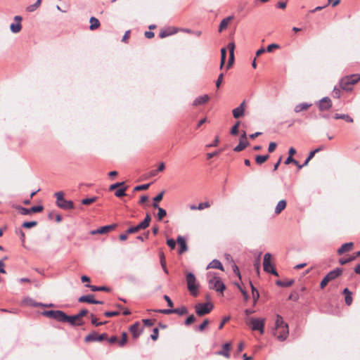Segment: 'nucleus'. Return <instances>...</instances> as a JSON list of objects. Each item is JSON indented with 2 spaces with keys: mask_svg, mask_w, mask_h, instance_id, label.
I'll return each mask as SVG.
<instances>
[{
  "mask_svg": "<svg viewBox=\"0 0 360 360\" xmlns=\"http://www.w3.org/2000/svg\"><path fill=\"white\" fill-rule=\"evenodd\" d=\"M289 334L288 325L286 323L283 317L277 314L276 316L275 327L274 329V335L277 338L279 341H284Z\"/></svg>",
  "mask_w": 360,
  "mask_h": 360,
  "instance_id": "nucleus-1",
  "label": "nucleus"
},
{
  "mask_svg": "<svg viewBox=\"0 0 360 360\" xmlns=\"http://www.w3.org/2000/svg\"><path fill=\"white\" fill-rule=\"evenodd\" d=\"M208 285L210 289L215 290L217 292H222L225 289V285L221 281V278L213 272L207 274Z\"/></svg>",
  "mask_w": 360,
  "mask_h": 360,
  "instance_id": "nucleus-2",
  "label": "nucleus"
},
{
  "mask_svg": "<svg viewBox=\"0 0 360 360\" xmlns=\"http://www.w3.org/2000/svg\"><path fill=\"white\" fill-rule=\"evenodd\" d=\"M187 288L190 292L191 295L193 297H197L198 295V290L200 288L199 283L197 282L196 277L195 275L189 272L186 274V276Z\"/></svg>",
  "mask_w": 360,
  "mask_h": 360,
  "instance_id": "nucleus-3",
  "label": "nucleus"
},
{
  "mask_svg": "<svg viewBox=\"0 0 360 360\" xmlns=\"http://www.w3.org/2000/svg\"><path fill=\"white\" fill-rule=\"evenodd\" d=\"M360 80L359 75H352L343 77L340 81V86L342 89L350 91L352 90V86Z\"/></svg>",
  "mask_w": 360,
  "mask_h": 360,
  "instance_id": "nucleus-4",
  "label": "nucleus"
},
{
  "mask_svg": "<svg viewBox=\"0 0 360 360\" xmlns=\"http://www.w3.org/2000/svg\"><path fill=\"white\" fill-rule=\"evenodd\" d=\"M246 323L251 326L252 330H258L261 334L264 333L265 319L248 318Z\"/></svg>",
  "mask_w": 360,
  "mask_h": 360,
  "instance_id": "nucleus-5",
  "label": "nucleus"
},
{
  "mask_svg": "<svg viewBox=\"0 0 360 360\" xmlns=\"http://www.w3.org/2000/svg\"><path fill=\"white\" fill-rule=\"evenodd\" d=\"M56 197V205L58 207L68 210L74 209V203L71 200H67L64 198V193L59 191L55 193Z\"/></svg>",
  "mask_w": 360,
  "mask_h": 360,
  "instance_id": "nucleus-6",
  "label": "nucleus"
},
{
  "mask_svg": "<svg viewBox=\"0 0 360 360\" xmlns=\"http://www.w3.org/2000/svg\"><path fill=\"white\" fill-rule=\"evenodd\" d=\"M150 221H151V217L148 214H147L143 221H141V223H139L138 225H136L135 226H131V227L129 228L127 230V233H129V234L134 233L141 229H146L147 227L149 226Z\"/></svg>",
  "mask_w": 360,
  "mask_h": 360,
  "instance_id": "nucleus-7",
  "label": "nucleus"
},
{
  "mask_svg": "<svg viewBox=\"0 0 360 360\" xmlns=\"http://www.w3.org/2000/svg\"><path fill=\"white\" fill-rule=\"evenodd\" d=\"M213 309V304L210 302L198 303L195 304V312L199 316L209 314Z\"/></svg>",
  "mask_w": 360,
  "mask_h": 360,
  "instance_id": "nucleus-8",
  "label": "nucleus"
},
{
  "mask_svg": "<svg viewBox=\"0 0 360 360\" xmlns=\"http://www.w3.org/2000/svg\"><path fill=\"white\" fill-rule=\"evenodd\" d=\"M271 255L270 253H266L264 256V260H263V268L264 271L266 273L272 274L276 276H278V272L274 269V266L271 264Z\"/></svg>",
  "mask_w": 360,
  "mask_h": 360,
  "instance_id": "nucleus-9",
  "label": "nucleus"
},
{
  "mask_svg": "<svg viewBox=\"0 0 360 360\" xmlns=\"http://www.w3.org/2000/svg\"><path fill=\"white\" fill-rule=\"evenodd\" d=\"M43 314L46 316L63 323H65V319L67 318V315L63 311L60 310L45 311L43 312Z\"/></svg>",
  "mask_w": 360,
  "mask_h": 360,
  "instance_id": "nucleus-10",
  "label": "nucleus"
},
{
  "mask_svg": "<svg viewBox=\"0 0 360 360\" xmlns=\"http://www.w3.org/2000/svg\"><path fill=\"white\" fill-rule=\"evenodd\" d=\"M15 22H13L10 25V30L12 33L17 34L19 33L22 30V24L21 21L22 20V18L20 15H15L13 18Z\"/></svg>",
  "mask_w": 360,
  "mask_h": 360,
  "instance_id": "nucleus-11",
  "label": "nucleus"
},
{
  "mask_svg": "<svg viewBox=\"0 0 360 360\" xmlns=\"http://www.w3.org/2000/svg\"><path fill=\"white\" fill-rule=\"evenodd\" d=\"M22 304L26 305V306L34 307H51L53 306L52 304H43L41 302H37L34 301L32 298L29 297H25L22 300Z\"/></svg>",
  "mask_w": 360,
  "mask_h": 360,
  "instance_id": "nucleus-12",
  "label": "nucleus"
},
{
  "mask_svg": "<svg viewBox=\"0 0 360 360\" xmlns=\"http://www.w3.org/2000/svg\"><path fill=\"white\" fill-rule=\"evenodd\" d=\"M107 338V335L105 333L98 335L96 333H92L89 334L85 338L86 342H101L103 340H105Z\"/></svg>",
  "mask_w": 360,
  "mask_h": 360,
  "instance_id": "nucleus-13",
  "label": "nucleus"
},
{
  "mask_svg": "<svg viewBox=\"0 0 360 360\" xmlns=\"http://www.w3.org/2000/svg\"><path fill=\"white\" fill-rule=\"evenodd\" d=\"M321 111L329 110L332 107V101L330 98L324 97L319 101L318 105Z\"/></svg>",
  "mask_w": 360,
  "mask_h": 360,
  "instance_id": "nucleus-14",
  "label": "nucleus"
},
{
  "mask_svg": "<svg viewBox=\"0 0 360 360\" xmlns=\"http://www.w3.org/2000/svg\"><path fill=\"white\" fill-rule=\"evenodd\" d=\"M115 224H111V225H107L104 226H101L96 230H93L90 232L91 235H96V234H105L110 231L113 230L115 228Z\"/></svg>",
  "mask_w": 360,
  "mask_h": 360,
  "instance_id": "nucleus-15",
  "label": "nucleus"
},
{
  "mask_svg": "<svg viewBox=\"0 0 360 360\" xmlns=\"http://www.w3.org/2000/svg\"><path fill=\"white\" fill-rule=\"evenodd\" d=\"M65 323H69L72 326H81L83 324V322L77 316V314L74 316H68L65 319Z\"/></svg>",
  "mask_w": 360,
  "mask_h": 360,
  "instance_id": "nucleus-16",
  "label": "nucleus"
},
{
  "mask_svg": "<svg viewBox=\"0 0 360 360\" xmlns=\"http://www.w3.org/2000/svg\"><path fill=\"white\" fill-rule=\"evenodd\" d=\"M245 109V101H243L242 103H240V105L238 107H237L236 108L233 110V111H232L233 116L235 118H239V117H242L244 114Z\"/></svg>",
  "mask_w": 360,
  "mask_h": 360,
  "instance_id": "nucleus-17",
  "label": "nucleus"
},
{
  "mask_svg": "<svg viewBox=\"0 0 360 360\" xmlns=\"http://www.w3.org/2000/svg\"><path fill=\"white\" fill-rule=\"evenodd\" d=\"M230 349H231V344L229 343V342H226V343L223 345L222 350L217 352L216 354L217 355L223 356H224L226 358H229L230 357V354H229V352Z\"/></svg>",
  "mask_w": 360,
  "mask_h": 360,
  "instance_id": "nucleus-18",
  "label": "nucleus"
},
{
  "mask_svg": "<svg viewBox=\"0 0 360 360\" xmlns=\"http://www.w3.org/2000/svg\"><path fill=\"white\" fill-rule=\"evenodd\" d=\"M129 330L134 338H137L141 333V330H140L139 323L138 322L131 325L129 328Z\"/></svg>",
  "mask_w": 360,
  "mask_h": 360,
  "instance_id": "nucleus-19",
  "label": "nucleus"
},
{
  "mask_svg": "<svg viewBox=\"0 0 360 360\" xmlns=\"http://www.w3.org/2000/svg\"><path fill=\"white\" fill-rule=\"evenodd\" d=\"M176 241L180 246V249L179 250V254H182L186 252L188 249L186 240L184 237L179 236L177 237Z\"/></svg>",
  "mask_w": 360,
  "mask_h": 360,
  "instance_id": "nucleus-20",
  "label": "nucleus"
},
{
  "mask_svg": "<svg viewBox=\"0 0 360 360\" xmlns=\"http://www.w3.org/2000/svg\"><path fill=\"white\" fill-rule=\"evenodd\" d=\"M178 32V29L175 27H170L168 30L160 31L159 37L160 38H165L172 34H176Z\"/></svg>",
  "mask_w": 360,
  "mask_h": 360,
  "instance_id": "nucleus-21",
  "label": "nucleus"
},
{
  "mask_svg": "<svg viewBox=\"0 0 360 360\" xmlns=\"http://www.w3.org/2000/svg\"><path fill=\"white\" fill-rule=\"evenodd\" d=\"M312 105L311 103H302L296 105L294 111L297 113L308 110Z\"/></svg>",
  "mask_w": 360,
  "mask_h": 360,
  "instance_id": "nucleus-22",
  "label": "nucleus"
},
{
  "mask_svg": "<svg viewBox=\"0 0 360 360\" xmlns=\"http://www.w3.org/2000/svg\"><path fill=\"white\" fill-rule=\"evenodd\" d=\"M353 243H347L342 245V246L338 250V254L342 255L346 252L350 251L353 248Z\"/></svg>",
  "mask_w": 360,
  "mask_h": 360,
  "instance_id": "nucleus-23",
  "label": "nucleus"
},
{
  "mask_svg": "<svg viewBox=\"0 0 360 360\" xmlns=\"http://www.w3.org/2000/svg\"><path fill=\"white\" fill-rule=\"evenodd\" d=\"M342 269L337 268L330 271L326 276L328 278V280L330 281L338 278L342 274Z\"/></svg>",
  "mask_w": 360,
  "mask_h": 360,
  "instance_id": "nucleus-24",
  "label": "nucleus"
},
{
  "mask_svg": "<svg viewBox=\"0 0 360 360\" xmlns=\"http://www.w3.org/2000/svg\"><path fill=\"white\" fill-rule=\"evenodd\" d=\"M233 19V16H232V15H230V16H229V17H227V18H224V19L221 21L220 24H219V32H222L224 30H225V29L227 27V26H228L229 23V22H230Z\"/></svg>",
  "mask_w": 360,
  "mask_h": 360,
  "instance_id": "nucleus-25",
  "label": "nucleus"
},
{
  "mask_svg": "<svg viewBox=\"0 0 360 360\" xmlns=\"http://www.w3.org/2000/svg\"><path fill=\"white\" fill-rule=\"evenodd\" d=\"M323 149V148L320 147V148H318L312 151H311L308 155V157L307 158V159L305 160L304 162L303 163V165H299V169H301L303 167L306 166L308 165L309 162L310 160H311L314 156L315 155V154L318 152H319L320 150H321Z\"/></svg>",
  "mask_w": 360,
  "mask_h": 360,
  "instance_id": "nucleus-26",
  "label": "nucleus"
},
{
  "mask_svg": "<svg viewBox=\"0 0 360 360\" xmlns=\"http://www.w3.org/2000/svg\"><path fill=\"white\" fill-rule=\"evenodd\" d=\"M78 301L79 302H87V303H90V304H94V302H96V300L94 299V295L92 294L81 296L78 299Z\"/></svg>",
  "mask_w": 360,
  "mask_h": 360,
  "instance_id": "nucleus-27",
  "label": "nucleus"
},
{
  "mask_svg": "<svg viewBox=\"0 0 360 360\" xmlns=\"http://www.w3.org/2000/svg\"><path fill=\"white\" fill-rule=\"evenodd\" d=\"M217 269L224 271L223 265L221 262L217 259H213L207 266V269Z\"/></svg>",
  "mask_w": 360,
  "mask_h": 360,
  "instance_id": "nucleus-28",
  "label": "nucleus"
},
{
  "mask_svg": "<svg viewBox=\"0 0 360 360\" xmlns=\"http://www.w3.org/2000/svg\"><path fill=\"white\" fill-rule=\"evenodd\" d=\"M286 205H287V202L285 200H280L276 207H275V210H274V212L276 214H280L283 210H285V208L286 207Z\"/></svg>",
  "mask_w": 360,
  "mask_h": 360,
  "instance_id": "nucleus-29",
  "label": "nucleus"
},
{
  "mask_svg": "<svg viewBox=\"0 0 360 360\" xmlns=\"http://www.w3.org/2000/svg\"><path fill=\"white\" fill-rule=\"evenodd\" d=\"M209 99H210V98L207 95H203L201 96H198V98H196L194 100L193 105H198L204 104V103H207L209 101Z\"/></svg>",
  "mask_w": 360,
  "mask_h": 360,
  "instance_id": "nucleus-30",
  "label": "nucleus"
},
{
  "mask_svg": "<svg viewBox=\"0 0 360 360\" xmlns=\"http://www.w3.org/2000/svg\"><path fill=\"white\" fill-rule=\"evenodd\" d=\"M360 256V251H358V252H356L354 255L351 256V257H349V258L347 259H340L339 260V262L341 265H345L353 260H354L356 257H359Z\"/></svg>",
  "mask_w": 360,
  "mask_h": 360,
  "instance_id": "nucleus-31",
  "label": "nucleus"
},
{
  "mask_svg": "<svg viewBox=\"0 0 360 360\" xmlns=\"http://www.w3.org/2000/svg\"><path fill=\"white\" fill-rule=\"evenodd\" d=\"M41 0H37L36 2L33 4L29 5L26 7V11L29 13H32L35 11L41 5Z\"/></svg>",
  "mask_w": 360,
  "mask_h": 360,
  "instance_id": "nucleus-32",
  "label": "nucleus"
},
{
  "mask_svg": "<svg viewBox=\"0 0 360 360\" xmlns=\"http://www.w3.org/2000/svg\"><path fill=\"white\" fill-rule=\"evenodd\" d=\"M343 294H345V303L347 305H350L352 302V292L349 290L348 288H345L343 290Z\"/></svg>",
  "mask_w": 360,
  "mask_h": 360,
  "instance_id": "nucleus-33",
  "label": "nucleus"
},
{
  "mask_svg": "<svg viewBox=\"0 0 360 360\" xmlns=\"http://www.w3.org/2000/svg\"><path fill=\"white\" fill-rule=\"evenodd\" d=\"M249 143L248 141H243L240 140L239 143L233 148L235 152H240L244 150L248 146Z\"/></svg>",
  "mask_w": 360,
  "mask_h": 360,
  "instance_id": "nucleus-34",
  "label": "nucleus"
},
{
  "mask_svg": "<svg viewBox=\"0 0 360 360\" xmlns=\"http://www.w3.org/2000/svg\"><path fill=\"white\" fill-rule=\"evenodd\" d=\"M250 285L252 293L253 304L255 305V304H256V303L259 297V293L258 290L254 287V285H252V283L251 282H250Z\"/></svg>",
  "mask_w": 360,
  "mask_h": 360,
  "instance_id": "nucleus-35",
  "label": "nucleus"
},
{
  "mask_svg": "<svg viewBox=\"0 0 360 360\" xmlns=\"http://www.w3.org/2000/svg\"><path fill=\"white\" fill-rule=\"evenodd\" d=\"M89 22H90L89 29L91 30H94L97 29L100 26L99 20L97 18H94V17H91L90 18Z\"/></svg>",
  "mask_w": 360,
  "mask_h": 360,
  "instance_id": "nucleus-36",
  "label": "nucleus"
},
{
  "mask_svg": "<svg viewBox=\"0 0 360 360\" xmlns=\"http://www.w3.org/2000/svg\"><path fill=\"white\" fill-rule=\"evenodd\" d=\"M86 287L89 288L94 292H96V291H108L109 290V288L105 287V286L97 287L96 285H90V284H86Z\"/></svg>",
  "mask_w": 360,
  "mask_h": 360,
  "instance_id": "nucleus-37",
  "label": "nucleus"
},
{
  "mask_svg": "<svg viewBox=\"0 0 360 360\" xmlns=\"http://www.w3.org/2000/svg\"><path fill=\"white\" fill-rule=\"evenodd\" d=\"M334 118L336 120L342 119L348 122H353V119L349 115L345 114H335Z\"/></svg>",
  "mask_w": 360,
  "mask_h": 360,
  "instance_id": "nucleus-38",
  "label": "nucleus"
},
{
  "mask_svg": "<svg viewBox=\"0 0 360 360\" xmlns=\"http://www.w3.org/2000/svg\"><path fill=\"white\" fill-rule=\"evenodd\" d=\"M294 283L293 280H287L285 281L278 280L276 283L281 287H289Z\"/></svg>",
  "mask_w": 360,
  "mask_h": 360,
  "instance_id": "nucleus-39",
  "label": "nucleus"
},
{
  "mask_svg": "<svg viewBox=\"0 0 360 360\" xmlns=\"http://www.w3.org/2000/svg\"><path fill=\"white\" fill-rule=\"evenodd\" d=\"M164 195V191H162L161 193H158L154 198H153V207H158V202L162 200Z\"/></svg>",
  "mask_w": 360,
  "mask_h": 360,
  "instance_id": "nucleus-40",
  "label": "nucleus"
},
{
  "mask_svg": "<svg viewBox=\"0 0 360 360\" xmlns=\"http://www.w3.org/2000/svg\"><path fill=\"white\" fill-rule=\"evenodd\" d=\"M155 208L158 210V212L157 214L158 220L162 221V219L167 215V212L165 209H163L160 207H155Z\"/></svg>",
  "mask_w": 360,
  "mask_h": 360,
  "instance_id": "nucleus-41",
  "label": "nucleus"
},
{
  "mask_svg": "<svg viewBox=\"0 0 360 360\" xmlns=\"http://www.w3.org/2000/svg\"><path fill=\"white\" fill-rule=\"evenodd\" d=\"M173 313L182 316L188 314V309L186 307L182 306L180 308L174 309Z\"/></svg>",
  "mask_w": 360,
  "mask_h": 360,
  "instance_id": "nucleus-42",
  "label": "nucleus"
},
{
  "mask_svg": "<svg viewBox=\"0 0 360 360\" xmlns=\"http://www.w3.org/2000/svg\"><path fill=\"white\" fill-rule=\"evenodd\" d=\"M226 57V49L225 48H222L221 49V62H220V68L221 69L225 63Z\"/></svg>",
  "mask_w": 360,
  "mask_h": 360,
  "instance_id": "nucleus-43",
  "label": "nucleus"
},
{
  "mask_svg": "<svg viewBox=\"0 0 360 360\" xmlns=\"http://www.w3.org/2000/svg\"><path fill=\"white\" fill-rule=\"evenodd\" d=\"M269 156L268 155H257L255 158V161L257 164L261 165L266 162L269 159Z\"/></svg>",
  "mask_w": 360,
  "mask_h": 360,
  "instance_id": "nucleus-44",
  "label": "nucleus"
},
{
  "mask_svg": "<svg viewBox=\"0 0 360 360\" xmlns=\"http://www.w3.org/2000/svg\"><path fill=\"white\" fill-rule=\"evenodd\" d=\"M16 209L19 211V212L22 215H28L30 214V208H25L21 206H18Z\"/></svg>",
  "mask_w": 360,
  "mask_h": 360,
  "instance_id": "nucleus-45",
  "label": "nucleus"
},
{
  "mask_svg": "<svg viewBox=\"0 0 360 360\" xmlns=\"http://www.w3.org/2000/svg\"><path fill=\"white\" fill-rule=\"evenodd\" d=\"M37 225V222L36 221H25L22 226L27 229H30L34 226H36Z\"/></svg>",
  "mask_w": 360,
  "mask_h": 360,
  "instance_id": "nucleus-46",
  "label": "nucleus"
},
{
  "mask_svg": "<svg viewBox=\"0 0 360 360\" xmlns=\"http://www.w3.org/2000/svg\"><path fill=\"white\" fill-rule=\"evenodd\" d=\"M96 197L89 198H84L82 200V203L83 205H90L93 202H94L96 200Z\"/></svg>",
  "mask_w": 360,
  "mask_h": 360,
  "instance_id": "nucleus-47",
  "label": "nucleus"
},
{
  "mask_svg": "<svg viewBox=\"0 0 360 360\" xmlns=\"http://www.w3.org/2000/svg\"><path fill=\"white\" fill-rule=\"evenodd\" d=\"M240 125V122H237L231 128V134L232 135H237L238 133V127Z\"/></svg>",
  "mask_w": 360,
  "mask_h": 360,
  "instance_id": "nucleus-48",
  "label": "nucleus"
},
{
  "mask_svg": "<svg viewBox=\"0 0 360 360\" xmlns=\"http://www.w3.org/2000/svg\"><path fill=\"white\" fill-rule=\"evenodd\" d=\"M149 186H150V184L139 185V186H136V187H134V191H142V190H146L149 188Z\"/></svg>",
  "mask_w": 360,
  "mask_h": 360,
  "instance_id": "nucleus-49",
  "label": "nucleus"
},
{
  "mask_svg": "<svg viewBox=\"0 0 360 360\" xmlns=\"http://www.w3.org/2000/svg\"><path fill=\"white\" fill-rule=\"evenodd\" d=\"M125 191L126 188H120L115 191V195L118 198L122 197L126 195Z\"/></svg>",
  "mask_w": 360,
  "mask_h": 360,
  "instance_id": "nucleus-50",
  "label": "nucleus"
},
{
  "mask_svg": "<svg viewBox=\"0 0 360 360\" xmlns=\"http://www.w3.org/2000/svg\"><path fill=\"white\" fill-rule=\"evenodd\" d=\"M91 323L95 325L96 326H99L105 324L106 321L101 322L98 321V319L94 316V315H91Z\"/></svg>",
  "mask_w": 360,
  "mask_h": 360,
  "instance_id": "nucleus-51",
  "label": "nucleus"
},
{
  "mask_svg": "<svg viewBox=\"0 0 360 360\" xmlns=\"http://www.w3.org/2000/svg\"><path fill=\"white\" fill-rule=\"evenodd\" d=\"M210 207V204L209 202H200L198 205V210H204L205 208H208Z\"/></svg>",
  "mask_w": 360,
  "mask_h": 360,
  "instance_id": "nucleus-52",
  "label": "nucleus"
},
{
  "mask_svg": "<svg viewBox=\"0 0 360 360\" xmlns=\"http://www.w3.org/2000/svg\"><path fill=\"white\" fill-rule=\"evenodd\" d=\"M235 44L234 42L231 41L228 44L227 48L229 51L230 55H234V49H235Z\"/></svg>",
  "mask_w": 360,
  "mask_h": 360,
  "instance_id": "nucleus-53",
  "label": "nucleus"
},
{
  "mask_svg": "<svg viewBox=\"0 0 360 360\" xmlns=\"http://www.w3.org/2000/svg\"><path fill=\"white\" fill-rule=\"evenodd\" d=\"M127 341V336L126 333H122V339L119 341V345L122 347L125 345Z\"/></svg>",
  "mask_w": 360,
  "mask_h": 360,
  "instance_id": "nucleus-54",
  "label": "nucleus"
},
{
  "mask_svg": "<svg viewBox=\"0 0 360 360\" xmlns=\"http://www.w3.org/2000/svg\"><path fill=\"white\" fill-rule=\"evenodd\" d=\"M195 321V317L193 314L190 315L185 321V324L188 326Z\"/></svg>",
  "mask_w": 360,
  "mask_h": 360,
  "instance_id": "nucleus-55",
  "label": "nucleus"
},
{
  "mask_svg": "<svg viewBox=\"0 0 360 360\" xmlns=\"http://www.w3.org/2000/svg\"><path fill=\"white\" fill-rule=\"evenodd\" d=\"M209 323L210 322L208 319H205L203 322L198 326V330L199 331H202L205 329V328L207 326Z\"/></svg>",
  "mask_w": 360,
  "mask_h": 360,
  "instance_id": "nucleus-56",
  "label": "nucleus"
},
{
  "mask_svg": "<svg viewBox=\"0 0 360 360\" xmlns=\"http://www.w3.org/2000/svg\"><path fill=\"white\" fill-rule=\"evenodd\" d=\"M159 330L157 328H155L153 330V333L150 335V338L153 340H156L158 338Z\"/></svg>",
  "mask_w": 360,
  "mask_h": 360,
  "instance_id": "nucleus-57",
  "label": "nucleus"
},
{
  "mask_svg": "<svg viewBox=\"0 0 360 360\" xmlns=\"http://www.w3.org/2000/svg\"><path fill=\"white\" fill-rule=\"evenodd\" d=\"M224 75L223 73H221L216 81V86L217 88H219L222 82H223Z\"/></svg>",
  "mask_w": 360,
  "mask_h": 360,
  "instance_id": "nucleus-58",
  "label": "nucleus"
},
{
  "mask_svg": "<svg viewBox=\"0 0 360 360\" xmlns=\"http://www.w3.org/2000/svg\"><path fill=\"white\" fill-rule=\"evenodd\" d=\"M43 210V207L41 205L39 206H33L30 208V212H39Z\"/></svg>",
  "mask_w": 360,
  "mask_h": 360,
  "instance_id": "nucleus-59",
  "label": "nucleus"
},
{
  "mask_svg": "<svg viewBox=\"0 0 360 360\" xmlns=\"http://www.w3.org/2000/svg\"><path fill=\"white\" fill-rule=\"evenodd\" d=\"M278 48H279L278 44H269L266 47V51L271 52L274 49H278Z\"/></svg>",
  "mask_w": 360,
  "mask_h": 360,
  "instance_id": "nucleus-60",
  "label": "nucleus"
},
{
  "mask_svg": "<svg viewBox=\"0 0 360 360\" xmlns=\"http://www.w3.org/2000/svg\"><path fill=\"white\" fill-rule=\"evenodd\" d=\"M290 163L298 164V162L296 160H295L292 157L288 156L285 161V164L288 165Z\"/></svg>",
  "mask_w": 360,
  "mask_h": 360,
  "instance_id": "nucleus-61",
  "label": "nucleus"
},
{
  "mask_svg": "<svg viewBox=\"0 0 360 360\" xmlns=\"http://www.w3.org/2000/svg\"><path fill=\"white\" fill-rule=\"evenodd\" d=\"M329 281H330L328 280V278H327L326 276H325V277L322 279V281H321V283H320V287H321V288H322V289H323V288H324L326 286V285L328 283V282H329Z\"/></svg>",
  "mask_w": 360,
  "mask_h": 360,
  "instance_id": "nucleus-62",
  "label": "nucleus"
},
{
  "mask_svg": "<svg viewBox=\"0 0 360 360\" xmlns=\"http://www.w3.org/2000/svg\"><path fill=\"white\" fill-rule=\"evenodd\" d=\"M333 96L335 98H340V89H338L335 86L334 87L333 91Z\"/></svg>",
  "mask_w": 360,
  "mask_h": 360,
  "instance_id": "nucleus-63",
  "label": "nucleus"
},
{
  "mask_svg": "<svg viewBox=\"0 0 360 360\" xmlns=\"http://www.w3.org/2000/svg\"><path fill=\"white\" fill-rule=\"evenodd\" d=\"M167 244L168 246H169L172 249H174L176 247V242L174 239H168L167 240Z\"/></svg>",
  "mask_w": 360,
  "mask_h": 360,
  "instance_id": "nucleus-64",
  "label": "nucleus"
}]
</instances>
